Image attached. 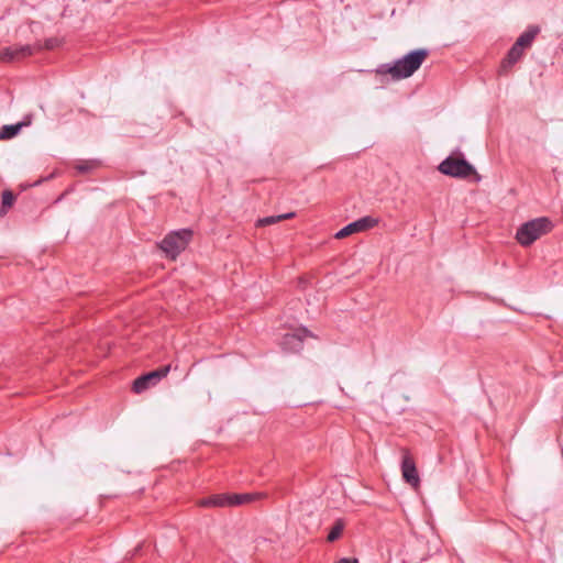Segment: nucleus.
Returning <instances> with one entry per match:
<instances>
[{
  "mask_svg": "<svg viewBox=\"0 0 563 563\" xmlns=\"http://www.w3.org/2000/svg\"><path fill=\"white\" fill-rule=\"evenodd\" d=\"M429 56L427 48H417L397 59L394 64H380L376 68L378 75H390L394 80L412 76Z\"/></svg>",
  "mask_w": 563,
  "mask_h": 563,
  "instance_id": "f257e3e1",
  "label": "nucleus"
},
{
  "mask_svg": "<svg viewBox=\"0 0 563 563\" xmlns=\"http://www.w3.org/2000/svg\"><path fill=\"white\" fill-rule=\"evenodd\" d=\"M553 228L550 219L537 218L521 224L516 233V240L522 246H529L542 235L549 233Z\"/></svg>",
  "mask_w": 563,
  "mask_h": 563,
  "instance_id": "f03ea898",
  "label": "nucleus"
},
{
  "mask_svg": "<svg viewBox=\"0 0 563 563\" xmlns=\"http://www.w3.org/2000/svg\"><path fill=\"white\" fill-rule=\"evenodd\" d=\"M438 169L448 176L455 178H467L468 176H474V180L476 183L481 181L482 177L476 172L474 166L470 164L464 157H453L448 156L443 159Z\"/></svg>",
  "mask_w": 563,
  "mask_h": 563,
  "instance_id": "7ed1b4c3",
  "label": "nucleus"
},
{
  "mask_svg": "<svg viewBox=\"0 0 563 563\" xmlns=\"http://www.w3.org/2000/svg\"><path fill=\"white\" fill-rule=\"evenodd\" d=\"M192 238V231L189 229H181L170 232L159 243V249L166 254L167 257L176 260L189 244Z\"/></svg>",
  "mask_w": 563,
  "mask_h": 563,
  "instance_id": "20e7f679",
  "label": "nucleus"
},
{
  "mask_svg": "<svg viewBox=\"0 0 563 563\" xmlns=\"http://www.w3.org/2000/svg\"><path fill=\"white\" fill-rule=\"evenodd\" d=\"M42 46L38 43L15 44L0 49V62L11 63L22 60L27 56L41 52Z\"/></svg>",
  "mask_w": 563,
  "mask_h": 563,
  "instance_id": "39448f33",
  "label": "nucleus"
},
{
  "mask_svg": "<svg viewBox=\"0 0 563 563\" xmlns=\"http://www.w3.org/2000/svg\"><path fill=\"white\" fill-rule=\"evenodd\" d=\"M170 371V364L161 366L159 368L141 375L133 382L132 389L136 394H141L155 386L162 378L166 377Z\"/></svg>",
  "mask_w": 563,
  "mask_h": 563,
  "instance_id": "423d86ee",
  "label": "nucleus"
},
{
  "mask_svg": "<svg viewBox=\"0 0 563 563\" xmlns=\"http://www.w3.org/2000/svg\"><path fill=\"white\" fill-rule=\"evenodd\" d=\"M312 336V333L307 328H299L291 333H286L282 339V349L285 352L297 353L303 347V339Z\"/></svg>",
  "mask_w": 563,
  "mask_h": 563,
  "instance_id": "0eeeda50",
  "label": "nucleus"
},
{
  "mask_svg": "<svg viewBox=\"0 0 563 563\" xmlns=\"http://www.w3.org/2000/svg\"><path fill=\"white\" fill-rule=\"evenodd\" d=\"M378 223V220L377 219H374L372 217H364V218H361L354 222H351L349 223L347 225H345L344 228H342L341 230H339L336 233H335V238L336 239H343V238H346L349 235H351L352 233H355V232H362V231H365V230H368V229H372L374 228L376 224Z\"/></svg>",
  "mask_w": 563,
  "mask_h": 563,
  "instance_id": "6e6552de",
  "label": "nucleus"
},
{
  "mask_svg": "<svg viewBox=\"0 0 563 563\" xmlns=\"http://www.w3.org/2000/svg\"><path fill=\"white\" fill-rule=\"evenodd\" d=\"M401 473H402V477L406 481V483L410 484L415 488H417L419 486L420 478L418 475L416 463L408 453H406L402 456Z\"/></svg>",
  "mask_w": 563,
  "mask_h": 563,
  "instance_id": "1a4fd4ad",
  "label": "nucleus"
},
{
  "mask_svg": "<svg viewBox=\"0 0 563 563\" xmlns=\"http://www.w3.org/2000/svg\"><path fill=\"white\" fill-rule=\"evenodd\" d=\"M525 49L522 47H518L515 43L508 51L505 58L501 60L499 66V75L506 76L510 73L511 68L515 64H517L523 56Z\"/></svg>",
  "mask_w": 563,
  "mask_h": 563,
  "instance_id": "9d476101",
  "label": "nucleus"
},
{
  "mask_svg": "<svg viewBox=\"0 0 563 563\" xmlns=\"http://www.w3.org/2000/svg\"><path fill=\"white\" fill-rule=\"evenodd\" d=\"M32 122V115H26L21 122L15 124H5L0 129V140H11L15 137L23 126H29Z\"/></svg>",
  "mask_w": 563,
  "mask_h": 563,
  "instance_id": "9b49d317",
  "label": "nucleus"
},
{
  "mask_svg": "<svg viewBox=\"0 0 563 563\" xmlns=\"http://www.w3.org/2000/svg\"><path fill=\"white\" fill-rule=\"evenodd\" d=\"M198 505L201 507H207V508L231 507L230 494H216V495L202 498L198 501Z\"/></svg>",
  "mask_w": 563,
  "mask_h": 563,
  "instance_id": "f8f14e48",
  "label": "nucleus"
},
{
  "mask_svg": "<svg viewBox=\"0 0 563 563\" xmlns=\"http://www.w3.org/2000/svg\"><path fill=\"white\" fill-rule=\"evenodd\" d=\"M540 33L538 25H530L528 29L516 40L515 44L523 49L529 48L536 36Z\"/></svg>",
  "mask_w": 563,
  "mask_h": 563,
  "instance_id": "ddd939ff",
  "label": "nucleus"
},
{
  "mask_svg": "<svg viewBox=\"0 0 563 563\" xmlns=\"http://www.w3.org/2000/svg\"><path fill=\"white\" fill-rule=\"evenodd\" d=\"M263 497L260 493L230 494L231 507L253 503Z\"/></svg>",
  "mask_w": 563,
  "mask_h": 563,
  "instance_id": "4468645a",
  "label": "nucleus"
},
{
  "mask_svg": "<svg viewBox=\"0 0 563 563\" xmlns=\"http://www.w3.org/2000/svg\"><path fill=\"white\" fill-rule=\"evenodd\" d=\"M344 527H345L344 520L341 518L336 519L327 537V540L329 542L336 541L341 537V534L344 530Z\"/></svg>",
  "mask_w": 563,
  "mask_h": 563,
  "instance_id": "2eb2a0df",
  "label": "nucleus"
},
{
  "mask_svg": "<svg viewBox=\"0 0 563 563\" xmlns=\"http://www.w3.org/2000/svg\"><path fill=\"white\" fill-rule=\"evenodd\" d=\"M14 200H15V196L10 190H4L2 192L0 216H3L7 213V210L13 206Z\"/></svg>",
  "mask_w": 563,
  "mask_h": 563,
  "instance_id": "dca6fc26",
  "label": "nucleus"
},
{
  "mask_svg": "<svg viewBox=\"0 0 563 563\" xmlns=\"http://www.w3.org/2000/svg\"><path fill=\"white\" fill-rule=\"evenodd\" d=\"M35 43H38L42 46L41 51H43V49L51 51V49H54V48L60 46L62 40L58 37H49V38L45 40L44 43H41L40 41H36Z\"/></svg>",
  "mask_w": 563,
  "mask_h": 563,
  "instance_id": "f3484780",
  "label": "nucleus"
},
{
  "mask_svg": "<svg viewBox=\"0 0 563 563\" xmlns=\"http://www.w3.org/2000/svg\"><path fill=\"white\" fill-rule=\"evenodd\" d=\"M278 216H269L257 220V227L269 225L279 222Z\"/></svg>",
  "mask_w": 563,
  "mask_h": 563,
  "instance_id": "a211bd4d",
  "label": "nucleus"
},
{
  "mask_svg": "<svg viewBox=\"0 0 563 563\" xmlns=\"http://www.w3.org/2000/svg\"><path fill=\"white\" fill-rule=\"evenodd\" d=\"M90 168H91V166L88 165V164H80V165L77 166V170L79 173H87V172L90 170Z\"/></svg>",
  "mask_w": 563,
  "mask_h": 563,
  "instance_id": "6ab92c4d",
  "label": "nucleus"
},
{
  "mask_svg": "<svg viewBox=\"0 0 563 563\" xmlns=\"http://www.w3.org/2000/svg\"><path fill=\"white\" fill-rule=\"evenodd\" d=\"M334 563H358V560L357 559L343 558V559H340L339 561H336Z\"/></svg>",
  "mask_w": 563,
  "mask_h": 563,
  "instance_id": "aec40b11",
  "label": "nucleus"
},
{
  "mask_svg": "<svg viewBox=\"0 0 563 563\" xmlns=\"http://www.w3.org/2000/svg\"><path fill=\"white\" fill-rule=\"evenodd\" d=\"M295 212H288V213H283V214H278V218L279 220H286V219H291L295 217Z\"/></svg>",
  "mask_w": 563,
  "mask_h": 563,
  "instance_id": "412c9836",
  "label": "nucleus"
},
{
  "mask_svg": "<svg viewBox=\"0 0 563 563\" xmlns=\"http://www.w3.org/2000/svg\"><path fill=\"white\" fill-rule=\"evenodd\" d=\"M34 25H36V23L32 21V22L30 23V27H33ZM31 31H33V29H31Z\"/></svg>",
  "mask_w": 563,
  "mask_h": 563,
  "instance_id": "4be33fe9",
  "label": "nucleus"
}]
</instances>
